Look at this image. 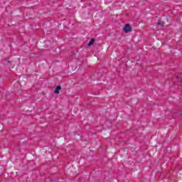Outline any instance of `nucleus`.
<instances>
[{
    "instance_id": "39448f33",
    "label": "nucleus",
    "mask_w": 182,
    "mask_h": 182,
    "mask_svg": "<svg viewBox=\"0 0 182 182\" xmlns=\"http://www.w3.org/2000/svg\"><path fill=\"white\" fill-rule=\"evenodd\" d=\"M7 63H11V62L9 60L7 61Z\"/></svg>"
},
{
    "instance_id": "20e7f679",
    "label": "nucleus",
    "mask_w": 182,
    "mask_h": 182,
    "mask_svg": "<svg viewBox=\"0 0 182 182\" xmlns=\"http://www.w3.org/2000/svg\"><path fill=\"white\" fill-rule=\"evenodd\" d=\"M156 25H160L161 26H164V21H159L156 23Z\"/></svg>"
},
{
    "instance_id": "f03ea898",
    "label": "nucleus",
    "mask_w": 182,
    "mask_h": 182,
    "mask_svg": "<svg viewBox=\"0 0 182 182\" xmlns=\"http://www.w3.org/2000/svg\"><path fill=\"white\" fill-rule=\"evenodd\" d=\"M62 89V87L60 85H58L56 87V88L54 90V93H55V95H59V90H60Z\"/></svg>"
},
{
    "instance_id": "423d86ee",
    "label": "nucleus",
    "mask_w": 182,
    "mask_h": 182,
    "mask_svg": "<svg viewBox=\"0 0 182 182\" xmlns=\"http://www.w3.org/2000/svg\"><path fill=\"white\" fill-rule=\"evenodd\" d=\"M181 83H182V82H181Z\"/></svg>"
},
{
    "instance_id": "7ed1b4c3",
    "label": "nucleus",
    "mask_w": 182,
    "mask_h": 182,
    "mask_svg": "<svg viewBox=\"0 0 182 182\" xmlns=\"http://www.w3.org/2000/svg\"><path fill=\"white\" fill-rule=\"evenodd\" d=\"M95 41L96 40L95 38H91V40L90 41V42L87 44V46H92V45H93V43H95Z\"/></svg>"
},
{
    "instance_id": "f257e3e1",
    "label": "nucleus",
    "mask_w": 182,
    "mask_h": 182,
    "mask_svg": "<svg viewBox=\"0 0 182 182\" xmlns=\"http://www.w3.org/2000/svg\"><path fill=\"white\" fill-rule=\"evenodd\" d=\"M132 29L130 24H125L124 27V32H125V33H129V32H132Z\"/></svg>"
}]
</instances>
